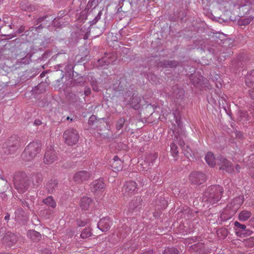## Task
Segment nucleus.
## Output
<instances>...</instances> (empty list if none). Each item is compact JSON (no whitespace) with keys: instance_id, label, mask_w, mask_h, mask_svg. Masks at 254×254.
I'll use <instances>...</instances> for the list:
<instances>
[{"instance_id":"7","label":"nucleus","mask_w":254,"mask_h":254,"mask_svg":"<svg viewBox=\"0 0 254 254\" xmlns=\"http://www.w3.org/2000/svg\"><path fill=\"white\" fill-rule=\"evenodd\" d=\"M124 98L125 101L134 109L137 110L139 108V104L141 101V97L133 91L130 90L126 91Z\"/></svg>"},{"instance_id":"12","label":"nucleus","mask_w":254,"mask_h":254,"mask_svg":"<svg viewBox=\"0 0 254 254\" xmlns=\"http://www.w3.org/2000/svg\"><path fill=\"white\" fill-rule=\"evenodd\" d=\"M14 186L15 189L20 193H23L28 189L29 186V181L27 177H22L21 179L16 178Z\"/></svg>"},{"instance_id":"5","label":"nucleus","mask_w":254,"mask_h":254,"mask_svg":"<svg viewBox=\"0 0 254 254\" xmlns=\"http://www.w3.org/2000/svg\"><path fill=\"white\" fill-rule=\"evenodd\" d=\"M248 61V56L246 54H240L235 59L231 61L229 67L232 71L236 72L240 68L246 65Z\"/></svg>"},{"instance_id":"47","label":"nucleus","mask_w":254,"mask_h":254,"mask_svg":"<svg viewBox=\"0 0 254 254\" xmlns=\"http://www.w3.org/2000/svg\"><path fill=\"white\" fill-rule=\"evenodd\" d=\"M102 14V11H100L98 12L97 15L95 17V18L93 20L90 21V23H91L90 25L95 24L98 21V20L100 19Z\"/></svg>"},{"instance_id":"2","label":"nucleus","mask_w":254,"mask_h":254,"mask_svg":"<svg viewBox=\"0 0 254 254\" xmlns=\"http://www.w3.org/2000/svg\"><path fill=\"white\" fill-rule=\"evenodd\" d=\"M21 145V139L17 135L10 136L2 147V152L6 155L14 154Z\"/></svg>"},{"instance_id":"24","label":"nucleus","mask_w":254,"mask_h":254,"mask_svg":"<svg viewBox=\"0 0 254 254\" xmlns=\"http://www.w3.org/2000/svg\"><path fill=\"white\" fill-rule=\"evenodd\" d=\"M130 228L128 226L125 224L118 229L117 235L120 239H124L126 237L127 234L130 233Z\"/></svg>"},{"instance_id":"60","label":"nucleus","mask_w":254,"mask_h":254,"mask_svg":"<svg viewBox=\"0 0 254 254\" xmlns=\"http://www.w3.org/2000/svg\"><path fill=\"white\" fill-rule=\"evenodd\" d=\"M249 94L252 98L254 99V88L249 90Z\"/></svg>"},{"instance_id":"14","label":"nucleus","mask_w":254,"mask_h":254,"mask_svg":"<svg viewBox=\"0 0 254 254\" xmlns=\"http://www.w3.org/2000/svg\"><path fill=\"white\" fill-rule=\"evenodd\" d=\"M137 190V184L134 181L127 182L122 188V193L124 195H131Z\"/></svg>"},{"instance_id":"51","label":"nucleus","mask_w":254,"mask_h":254,"mask_svg":"<svg viewBox=\"0 0 254 254\" xmlns=\"http://www.w3.org/2000/svg\"><path fill=\"white\" fill-rule=\"evenodd\" d=\"M96 117L94 115H92L89 119L88 124L92 125L94 124L95 121L96 120Z\"/></svg>"},{"instance_id":"30","label":"nucleus","mask_w":254,"mask_h":254,"mask_svg":"<svg viewBox=\"0 0 254 254\" xmlns=\"http://www.w3.org/2000/svg\"><path fill=\"white\" fill-rule=\"evenodd\" d=\"M254 84V70L248 72L245 78V84L251 87Z\"/></svg>"},{"instance_id":"20","label":"nucleus","mask_w":254,"mask_h":254,"mask_svg":"<svg viewBox=\"0 0 254 254\" xmlns=\"http://www.w3.org/2000/svg\"><path fill=\"white\" fill-rule=\"evenodd\" d=\"M112 223L108 217L101 219L97 224L98 228L102 232L107 231L111 227Z\"/></svg>"},{"instance_id":"13","label":"nucleus","mask_w":254,"mask_h":254,"mask_svg":"<svg viewBox=\"0 0 254 254\" xmlns=\"http://www.w3.org/2000/svg\"><path fill=\"white\" fill-rule=\"evenodd\" d=\"M217 160V163L220 166V169L225 170L229 173H233L234 172V168L233 167L232 163L224 157H218Z\"/></svg>"},{"instance_id":"21","label":"nucleus","mask_w":254,"mask_h":254,"mask_svg":"<svg viewBox=\"0 0 254 254\" xmlns=\"http://www.w3.org/2000/svg\"><path fill=\"white\" fill-rule=\"evenodd\" d=\"M231 205H228L226 208L220 214V219L222 221H226L230 219L232 216L235 213L236 210L230 211Z\"/></svg>"},{"instance_id":"49","label":"nucleus","mask_w":254,"mask_h":254,"mask_svg":"<svg viewBox=\"0 0 254 254\" xmlns=\"http://www.w3.org/2000/svg\"><path fill=\"white\" fill-rule=\"evenodd\" d=\"M39 253L40 254H52V251L49 249L45 248L41 249Z\"/></svg>"},{"instance_id":"42","label":"nucleus","mask_w":254,"mask_h":254,"mask_svg":"<svg viewBox=\"0 0 254 254\" xmlns=\"http://www.w3.org/2000/svg\"><path fill=\"white\" fill-rule=\"evenodd\" d=\"M182 213L184 215V217L186 218L187 219H189L191 217V211L189 207H187L186 208H184L182 211Z\"/></svg>"},{"instance_id":"8","label":"nucleus","mask_w":254,"mask_h":254,"mask_svg":"<svg viewBox=\"0 0 254 254\" xmlns=\"http://www.w3.org/2000/svg\"><path fill=\"white\" fill-rule=\"evenodd\" d=\"M1 231L0 235L2 233L4 234L5 232L4 229L1 228V230H0ZM3 235V234H2ZM17 239L16 235L10 232H7L4 236H2V237H0V243H2L9 247H11L13 245H14L17 242Z\"/></svg>"},{"instance_id":"23","label":"nucleus","mask_w":254,"mask_h":254,"mask_svg":"<svg viewBox=\"0 0 254 254\" xmlns=\"http://www.w3.org/2000/svg\"><path fill=\"white\" fill-rule=\"evenodd\" d=\"M142 201L141 197L134 198L129 204V209L132 211L139 209L141 207Z\"/></svg>"},{"instance_id":"28","label":"nucleus","mask_w":254,"mask_h":254,"mask_svg":"<svg viewBox=\"0 0 254 254\" xmlns=\"http://www.w3.org/2000/svg\"><path fill=\"white\" fill-rule=\"evenodd\" d=\"M179 145L181 147L182 151L186 157L189 158L190 157H191L192 151L189 146L186 145L183 141H180Z\"/></svg>"},{"instance_id":"55","label":"nucleus","mask_w":254,"mask_h":254,"mask_svg":"<svg viewBox=\"0 0 254 254\" xmlns=\"http://www.w3.org/2000/svg\"><path fill=\"white\" fill-rule=\"evenodd\" d=\"M86 223L84 221L77 220V225L78 227H83L86 225Z\"/></svg>"},{"instance_id":"36","label":"nucleus","mask_w":254,"mask_h":254,"mask_svg":"<svg viewBox=\"0 0 254 254\" xmlns=\"http://www.w3.org/2000/svg\"><path fill=\"white\" fill-rule=\"evenodd\" d=\"M7 188V181L0 178V193L3 192Z\"/></svg>"},{"instance_id":"29","label":"nucleus","mask_w":254,"mask_h":254,"mask_svg":"<svg viewBox=\"0 0 254 254\" xmlns=\"http://www.w3.org/2000/svg\"><path fill=\"white\" fill-rule=\"evenodd\" d=\"M205 159L207 164L211 167L214 166L216 163V159L211 152H208L206 154Z\"/></svg>"},{"instance_id":"45","label":"nucleus","mask_w":254,"mask_h":254,"mask_svg":"<svg viewBox=\"0 0 254 254\" xmlns=\"http://www.w3.org/2000/svg\"><path fill=\"white\" fill-rule=\"evenodd\" d=\"M21 204L23 207H26L28 209H31V205H32L33 202L31 200H22Z\"/></svg>"},{"instance_id":"58","label":"nucleus","mask_w":254,"mask_h":254,"mask_svg":"<svg viewBox=\"0 0 254 254\" xmlns=\"http://www.w3.org/2000/svg\"><path fill=\"white\" fill-rule=\"evenodd\" d=\"M91 93L90 88L89 87H86L84 90V94L86 96L90 95Z\"/></svg>"},{"instance_id":"43","label":"nucleus","mask_w":254,"mask_h":254,"mask_svg":"<svg viewBox=\"0 0 254 254\" xmlns=\"http://www.w3.org/2000/svg\"><path fill=\"white\" fill-rule=\"evenodd\" d=\"M157 157L158 156L156 153L150 154L146 158V159L149 161V165H150V164L153 165L154 162L157 159Z\"/></svg>"},{"instance_id":"1","label":"nucleus","mask_w":254,"mask_h":254,"mask_svg":"<svg viewBox=\"0 0 254 254\" xmlns=\"http://www.w3.org/2000/svg\"><path fill=\"white\" fill-rule=\"evenodd\" d=\"M223 192V189L221 186H210L204 192L202 196V201L207 204H215L221 199Z\"/></svg>"},{"instance_id":"9","label":"nucleus","mask_w":254,"mask_h":254,"mask_svg":"<svg viewBox=\"0 0 254 254\" xmlns=\"http://www.w3.org/2000/svg\"><path fill=\"white\" fill-rule=\"evenodd\" d=\"M33 53L30 51V50L20 52L17 54V64L22 66L23 65H26L30 64L31 61V58L33 56Z\"/></svg>"},{"instance_id":"50","label":"nucleus","mask_w":254,"mask_h":254,"mask_svg":"<svg viewBox=\"0 0 254 254\" xmlns=\"http://www.w3.org/2000/svg\"><path fill=\"white\" fill-rule=\"evenodd\" d=\"M112 166L117 171L121 170L122 169V165H119V164H117V163L113 162L112 163Z\"/></svg>"},{"instance_id":"6","label":"nucleus","mask_w":254,"mask_h":254,"mask_svg":"<svg viewBox=\"0 0 254 254\" xmlns=\"http://www.w3.org/2000/svg\"><path fill=\"white\" fill-rule=\"evenodd\" d=\"M63 137L65 143L68 145L72 146L78 142L79 135L78 132L76 129L70 128L64 132Z\"/></svg>"},{"instance_id":"4","label":"nucleus","mask_w":254,"mask_h":254,"mask_svg":"<svg viewBox=\"0 0 254 254\" xmlns=\"http://www.w3.org/2000/svg\"><path fill=\"white\" fill-rule=\"evenodd\" d=\"M218 3H221L225 1H231V4L234 6H238L239 8H242L245 13H250L253 5L254 4V0H217Z\"/></svg>"},{"instance_id":"39","label":"nucleus","mask_w":254,"mask_h":254,"mask_svg":"<svg viewBox=\"0 0 254 254\" xmlns=\"http://www.w3.org/2000/svg\"><path fill=\"white\" fill-rule=\"evenodd\" d=\"M90 84L92 86V89L94 91H95L96 92H98L99 91L98 81L95 78H93V77H92L91 78Z\"/></svg>"},{"instance_id":"57","label":"nucleus","mask_w":254,"mask_h":254,"mask_svg":"<svg viewBox=\"0 0 254 254\" xmlns=\"http://www.w3.org/2000/svg\"><path fill=\"white\" fill-rule=\"evenodd\" d=\"M25 30V27L23 25L20 26L16 31L17 33H21Z\"/></svg>"},{"instance_id":"32","label":"nucleus","mask_w":254,"mask_h":254,"mask_svg":"<svg viewBox=\"0 0 254 254\" xmlns=\"http://www.w3.org/2000/svg\"><path fill=\"white\" fill-rule=\"evenodd\" d=\"M42 202L48 207H51L52 208H56L57 206L56 202L52 196H49L47 198L43 199Z\"/></svg>"},{"instance_id":"52","label":"nucleus","mask_w":254,"mask_h":254,"mask_svg":"<svg viewBox=\"0 0 254 254\" xmlns=\"http://www.w3.org/2000/svg\"><path fill=\"white\" fill-rule=\"evenodd\" d=\"M250 21H251V19H242L241 21H240L239 23H240V25H247L249 23H250Z\"/></svg>"},{"instance_id":"10","label":"nucleus","mask_w":254,"mask_h":254,"mask_svg":"<svg viewBox=\"0 0 254 254\" xmlns=\"http://www.w3.org/2000/svg\"><path fill=\"white\" fill-rule=\"evenodd\" d=\"M206 179L205 175L200 172H193L189 176V181L194 185H201L205 182Z\"/></svg>"},{"instance_id":"34","label":"nucleus","mask_w":254,"mask_h":254,"mask_svg":"<svg viewBox=\"0 0 254 254\" xmlns=\"http://www.w3.org/2000/svg\"><path fill=\"white\" fill-rule=\"evenodd\" d=\"M28 235L30 238L34 242L39 241L41 238V234L34 230H30L28 233Z\"/></svg>"},{"instance_id":"56","label":"nucleus","mask_w":254,"mask_h":254,"mask_svg":"<svg viewBox=\"0 0 254 254\" xmlns=\"http://www.w3.org/2000/svg\"><path fill=\"white\" fill-rule=\"evenodd\" d=\"M241 167L239 165L237 164L234 168V172L233 173H239L240 171Z\"/></svg>"},{"instance_id":"48","label":"nucleus","mask_w":254,"mask_h":254,"mask_svg":"<svg viewBox=\"0 0 254 254\" xmlns=\"http://www.w3.org/2000/svg\"><path fill=\"white\" fill-rule=\"evenodd\" d=\"M37 25H34L33 26H31L29 28L28 31L33 32L34 31H36L37 32H40L41 31V29L38 28V26Z\"/></svg>"},{"instance_id":"38","label":"nucleus","mask_w":254,"mask_h":254,"mask_svg":"<svg viewBox=\"0 0 254 254\" xmlns=\"http://www.w3.org/2000/svg\"><path fill=\"white\" fill-rule=\"evenodd\" d=\"M171 147V152L173 155V156L175 158L177 156L178 154L179 153L178 148L176 144L174 143H171L170 145Z\"/></svg>"},{"instance_id":"18","label":"nucleus","mask_w":254,"mask_h":254,"mask_svg":"<svg viewBox=\"0 0 254 254\" xmlns=\"http://www.w3.org/2000/svg\"><path fill=\"white\" fill-rule=\"evenodd\" d=\"M51 16L46 15L44 16L39 17L35 21V25H39L38 28L42 30L44 27L49 26L53 17H51Z\"/></svg>"},{"instance_id":"16","label":"nucleus","mask_w":254,"mask_h":254,"mask_svg":"<svg viewBox=\"0 0 254 254\" xmlns=\"http://www.w3.org/2000/svg\"><path fill=\"white\" fill-rule=\"evenodd\" d=\"M90 177L91 175L88 172L80 171L74 174L73 179L76 183H81L87 181Z\"/></svg>"},{"instance_id":"37","label":"nucleus","mask_w":254,"mask_h":254,"mask_svg":"<svg viewBox=\"0 0 254 254\" xmlns=\"http://www.w3.org/2000/svg\"><path fill=\"white\" fill-rule=\"evenodd\" d=\"M179 251L174 248H166L163 253V254H179Z\"/></svg>"},{"instance_id":"61","label":"nucleus","mask_w":254,"mask_h":254,"mask_svg":"<svg viewBox=\"0 0 254 254\" xmlns=\"http://www.w3.org/2000/svg\"><path fill=\"white\" fill-rule=\"evenodd\" d=\"M196 240V237H192L190 238H188L187 241L189 242V243H192V242H195Z\"/></svg>"},{"instance_id":"62","label":"nucleus","mask_w":254,"mask_h":254,"mask_svg":"<svg viewBox=\"0 0 254 254\" xmlns=\"http://www.w3.org/2000/svg\"><path fill=\"white\" fill-rule=\"evenodd\" d=\"M153 251L152 250H150L144 252L140 254H153Z\"/></svg>"},{"instance_id":"35","label":"nucleus","mask_w":254,"mask_h":254,"mask_svg":"<svg viewBox=\"0 0 254 254\" xmlns=\"http://www.w3.org/2000/svg\"><path fill=\"white\" fill-rule=\"evenodd\" d=\"M92 233L90 228H85L80 234V237L83 239H85L90 237L91 236Z\"/></svg>"},{"instance_id":"3","label":"nucleus","mask_w":254,"mask_h":254,"mask_svg":"<svg viewBox=\"0 0 254 254\" xmlns=\"http://www.w3.org/2000/svg\"><path fill=\"white\" fill-rule=\"evenodd\" d=\"M41 150V144L37 141L29 143L25 147L22 157L23 160L27 161L32 160Z\"/></svg>"},{"instance_id":"26","label":"nucleus","mask_w":254,"mask_h":254,"mask_svg":"<svg viewBox=\"0 0 254 254\" xmlns=\"http://www.w3.org/2000/svg\"><path fill=\"white\" fill-rule=\"evenodd\" d=\"M58 182L56 180H51L46 185V189L48 193H53L58 187Z\"/></svg>"},{"instance_id":"63","label":"nucleus","mask_w":254,"mask_h":254,"mask_svg":"<svg viewBox=\"0 0 254 254\" xmlns=\"http://www.w3.org/2000/svg\"><path fill=\"white\" fill-rule=\"evenodd\" d=\"M34 124L37 126H39L42 124V122L39 119H36L34 122Z\"/></svg>"},{"instance_id":"19","label":"nucleus","mask_w":254,"mask_h":254,"mask_svg":"<svg viewBox=\"0 0 254 254\" xmlns=\"http://www.w3.org/2000/svg\"><path fill=\"white\" fill-rule=\"evenodd\" d=\"M105 183L100 179L96 180L90 184V190L94 193L102 192L104 189Z\"/></svg>"},{"instance_id":"40","label":"nucleus","mask_w":254,"mask_h":254,"mask_svg":"<svg viewBox=\"0 0 254 254\" xmlns=\"http://www.w3.org/2000/svg\"><path fill=\"white\" fill-rule=\"evenodd\" d=\"M204 48L206 49V50L209 52L210 54L213 55H220V53H218V52L220 51V52H221L222 48L220 50V48L215 49L212 47H209L207 46L206 47L205 46Z\"/></svg>"},{"instance_id":"46","label":"nucleus","mask_w":254,"mask_h":254,"mask_svg":"<svg viewBox=\"0 0 254 254\" xmlns=\"http://www.w3.org/2000/svg\"><path fill=\"white\" fill-rule=\"evenodd\" d=\"M98 1L96 0H89L88 2L87 7L88 8H95L97 5Z\"/></svg>"},{"instance_id":"22","label":"nucleus","mask_w":254,"mask_h":254,"mask_svg":"<svg viewBox=\"0 0 254 254\" xmlns=\"http://www.w3.org/2000/svg\"><path fill=\"white\" fill-rule=\"evenodd\" d=\"M179 64V62L177 61H169L164 60L163 61H160L157 64L158 67H163L164 68L167 67H176Z\"/></svg>"},{"instance_id":"27","label":"nucleus","mask_w":254,"mask_h":254,"mask_svg":"<svg viewBox=\"0 0 254 254\" xmlns=\"http://www.w3.org/2000/svg\"><path fill=\"white\" fill-rule=\"evenodd\" d=\"M92 202V199L87 196H83L80 201V207L83 210H87L89 208Z\"/></svg>"},{"instance_id":"53","label":"nucleus","mask_w":254,"mask_h":254,"mask_svg":"<svg viewBox=\"0 0 254 254\" xmlns=\"http://www.w3.org/2000/svg\"><path fill=\"white\" fill-rule=\"evenodd\" d=\"M113 161V162L117 163V164H119L120 165L122 164L121 160L117 156H114Z\"/></svg>"},{"instance_id":"33","label":"nucleus","mask_w":254,"mask_h":254,"mask_svg":"<svg viewBox=\"0 0 254 254\" xmlns=\"http://www.w3.org/2000/svg\"><path fill=\"white\" fill-rule=\"evenodd\" d=\"M252 216V213L250 211L243 210L239 214V220L241 221H246Z\"/></svg>"},{"instance_id":"15","label":"nucleus","mask_w":254,"mask_h":254,"mask_svg":"<svg viewBox=\"0 0 254 254\" xmlns=\"http://www.w3.org/2000/svg\"><path fill=\"white\" fill-rule=\"evenodd\" d=\"M234 226L236 227V234L239 237H245L250 235L252 232L247 229L246 226L242 224L238 221L234 222Z\"/></svg>"},{"instance_id":"64","label":"nucleus","mask_w":254,"mask_h":254,"mask_svg":"<svg viewBox=\"0 0 254 254\" xmlns=\"http://www.w3.org/2000/svg\"><path fill=\"white\" fill-rule=\"evenodd\" d=\"M73 231L70 230L68 233H67V235L68 237L71 238L73 235Z\"/></svg>"},{"instance_id":"11","label":"nucleus","mask_w":254,"mask_h":254,"mask_svg":"<svg viewBox=\"0 0 254 254\" xmlns=\"http://www.w3.org/2000/svg\"><path fill=\"white\" fill-rule=\"evenodd\" d=\"M58 159V155L56 151L52 147L48 148L44 155V163L47 164H52Z\"/></svg>"},{"instance_id":"25","label":"nucleus","mask_w":254,"mask_h":254,"mask_svg":"<svg viewBox=\"0 0 254 254\" xmlns=\"http://www.w3.org/2000/svg\"><path fill=\"white\" fill-rule=\"evenodd\" d=\"M184 96V91L178 86H174L173 88L172 96L177 100H182Z\"/></svg>"},{"instance_id":"17","label":"nucleus","mask_w":254,"mask_h":254,"mask_svg":"<svg viewBox=\"0 0 254 254\" xmlns=\"http://www.w3.org/2000/svg\"><path fill=\"white\" fill-rule=\"evenodd\" d=\"M189 250L194 254H207L208 252L204 244L202 243L191 245L189 247Z\"/></svg>"},{"instance_id":"59","label":"nucleus","mask_w":254,"mask_h":254,"mask_svg":"<svg viewBox=\"0 0 254 254\" xmlns=\"http://www.w3.org/2000/svg\"><path fill=\"white\" fill-rule=\"evenodd\" d=\"M250 158L251 161L250 163L252 164L253 167H254V154L250 155Z\"/></svg>"},{"instance_id":"44","label":"nucleus","mask_w":254,"mask_h":254,"mask_svg":"<svg viewBox=\"0 0 254 254\" xmlns=\"http://www.w3.org/2000/svg\"><path fill=\"white\" fill-rule=\"evenodd\" d=\"M125 122L124 118H121L117 122L116 128L118 130L121 129L124 126Z\"/></svg>"},{"instance_id":"31","label":"nucleus","mask_w":254,"mask_h":254,"mask_svg":"<svg viewBox=\"0 0 254 254\" xmlns=\"http://www.w3.org/2000/svg\"><path fill=\"white\" fill-rule=\"evenodd\" d=\"M32 180L33 185L37 187L41 184L43 180V176L40 173L36 174L32 176Z\"/></svg>"},{"instance_id":"54","label":"nucleus","mask_w":254,"mask_h":254,"mask_svg":"<svg viewBox=\"0 0 254 254\" xmlns=\"http://www.w3.org/2000/svg\"><path fill=\"white\" fill-rule=\"evenodd\" d=\"M174 117L176 118V123L178 127L181 128L182 122L181 121L180 118H179L178 117H176L175 116H174Z\"/></svg>"},{"instance_id":"41","label":"nucleus","mask_w":254,"mask_h":254,"mask_svg":"<svg viewBox=\"0 0 254 254\" xmlns=\"http://www.w3.org/2000/svg\"><path fill=\"white\" fill-rule=\"evenodd\" d=\"M112 88L115 91H121L124 90V87L123 86L121 85V82L117 81L116 83L113 84Z\"/></svg>"}]
</instances>
